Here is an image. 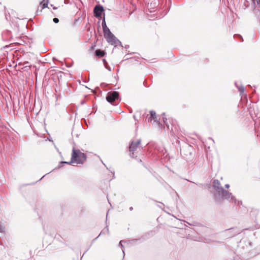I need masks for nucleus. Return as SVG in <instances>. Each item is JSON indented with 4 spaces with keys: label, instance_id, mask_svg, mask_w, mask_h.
<instances>
[{
    "label": "nucleus",
    "instance_id": "nucleus-14",
    "mask_svg": "<svg viewBox=\"0 0 260 260\" xmlns=\"http://www.w3.org/2000/svg\"><path fill=\"white\" fill-rule=\"evenodd\" d=\"M5 36H7L8 37V39L10 41H11V39L12 38L11 32L9 30H6V31L4 32L3 34V36L4 37Z\"/></svg>",
    "mask_w": 260,
    "mask_h": 260
},
{
    "label": "nucleus",
    "instance_id": "nucleus-35",
    "mask_svg": "<svg viewBox=\"0 0 260 260\" xmlns=\"http://www.w3.org/2000/svg\"><path fill=\"white\" fill-rule=\"evenodd\" d=\"M84 103H85V101H82L81 102V104H84Z\"/></svg>",
    "mask_w": 260,
    "mask_h": 260
},
{
    "label": "nucleus",
    "instance_id": "nucleus-43",
    "mask_svg": "<svg viewBox=\"0 0 260 260\" xmlns=\"http://www.w3.org/2000/svg\"><path fill=\"white\" fill-rule=\"evenodd\" d=\"M252 1H253V3H255V2H254V0H252Z\"/></svg>",
    "mask_w": 260,
    "mask_h": 260
},
{
    "label": "nucleus",
    "instance_id": "nucleus-20",
    "mask_svg": "<svg viewBox=\"0 0 260 260\" xmlns=\"http://www.w3.org/2000/svg\"><path fill=\"white\" fill-rule=\"evenodd\" d=\"M29 63L28 61H24L23 62V66H24V68H26L27 67H30L31 65H28Z\"/></svg>",
    "mask_w": 260,
    "mask_h": 260
},
{
    "label": "nucleus",
    "instance_id": "nucleus-18",
    "mask_svg": "<svg viewBox=\"0 0 260 260\" xmlns=\"http://www.w3.org/2000/svg\"><path fill=\"white\" fill-rule=\"evenodd\" d=\"M106 232L109 233V229L107 226H106L103 231H102L99 234V236L105 234Z\"/></svg>",
    "mask_w": 260,
    "mask_h": 260
},
{
    "label": "nucleus",
    "instance_id": "nucleus-37",
    "mask_svg": "<svg viewBox=\"0 0 260 260\" xmlns=\"http://www.w3.org/2000/svg\"><path fill=\"white\" fill-rule=\"evenodd\" d=\"M157 206H158L159 208H160L162 209V207H161V206L158 205Z\"/></svg>",
    "mask_w": 260,
    "mask_h": 260
},
{
    "label": "nucleus",
    "instance_id": "nucleus-3",
    "mask_svg": "<svg viewBox=\"0 0 260 260\" xmlns=\"http://www.w3.org/2000/svg\"><path fill=\"white\" fill-rule=\"evenodd\" d=\"M107 41L112 45L116 46L119 44L121 46V42L111 32L110 30L104 34Z\"/></svg>",
    "mask_w": 260,
    "mask_h": 260
},
{
    "label": "nucleus",
    "instance_id": "nucleus-24",
    "mask_svg": "<svg viewBox=\"0 0 260 260\" xmlns=\"http://www.w3.org/2000/svg\"><path fill=\"white\" fill-rule=\"evenodd\" d=\"M64 3L65 4H70V0H64Z\"/></svg>",
    "mask_w": 260,
    "mask_h": 260
},
{
    "label": "nucleus",
    "instance_id": "nucleus-6",
    "mask_svg": "<svg viewBox=\"0 0 260 260\" xmlns=\"http://www.w3.org/2000/svg\"><path fill=\"white\" fill-rule=\"evenodd\" d=\"M153 235H154V232L151 231H150V232L146 233L145 234L143 235L140 238L133 239L129 241L131 243H135L138 241H139L140 242H142L146 240L147 239L150 238V237H152Z\"/></svg>",
    "mask_w": 260,
    "mask_h": 260
},
{
    "label": "nucleus",
    "instance_id": "nucleus-29",
    "mask_svg": "<svg viewBox=\"0 0 260 260\" xmlns=\"http://www.w3.org/2000/svg\"><path fill=\"white\" fill-rule=\"evenodd\" d=\"M99 236H100L99 235L98 237H96L95 238H94V239L93 240V241H94L95 240H96V239L99 237Z\"/></svg>",
    "mask_w": 260,
    "mask_h": 260
},
{
    "label": "nucleus",
    "instance_id": "nucleus-34",
    "mask_svg": "<svg viewBox=\"0 0 260 260\" xmlns=\"http://www.w3.org/2000/svg\"><path fill=\"white\" fill-rule=\"evenodd\" d=\"M53 9L54 10H56V9H57V7H53Z\"/></svg>",
    "mask_w": 260,
    "mask_h": 260
},
{
    "label": "nucleus",
    "instance_id": "nucleus-42",
    "mask_svg": "<svg viewBox=\"0 0 260 260\" xmlns=\"http://www.w3.org/2000/svg\"><path fill=\"white\" fill-rule=\"evenodd\" d=\"M113 174V177H114V172L112 173Z\"/></svg>",
    "mask_w": 260,
    "mask_h": 260
},
{
    "label": "nucleus",
    "instance_id": "nucleus-25",
    "mask_svg": "<svg viewBox=\"0 0 260 260\" xmlns=\"http://www.w3.org/2000/svg\"><path fill=\"white\" fill-rule=\"evenodd\" d=\"M256 2L259 6V8H260V0H256Z\"/></svg>",
    "mask_w": 260,
    "mask_h": 260
},
{
    "label": "nucleus",
    "instance_id": "nucleus-2",
    "mask_svg": "<svg viewBox=\"0 0 260 260\" xmlns=\"http://www.w3.org/2000/svg\"><path fill=\"white\" fill-rule=\"evenodd\" d=\"M106 100L112 105H116L119 103V94L118 91L109 92L106 96Z\"/></svg>",
    "mask_w": 260,
    "mask_h": 260
},
{
    "label": "nucleus",
    "instance_id": "nucleus-13",
    "mask_svg": "<svg viewBox=\"0 0 260 260\" xmlns=\"http://www.w3.org/2000/svg\"><path fill=\"white\" fill-rule=\"evenodd\" d=\"M74 162H72V159L70 161H61L59 162V165L57 167H56L55 169H59L61 167H62L64 164H68V165H71L73 163H74Z\"/></svg>",
    "mask_w": 260,
    "mask_h": 260
},
{
    "label": "nucleus",
    "instance_id": "nucleus-17",
    "mask_svg": "<svg viewBox=\"0 0 260 260\" xmlns=\"http://www.w3.org/2000/svg\"><path fill=\"white\" fill-rule=\"evenodd\" d=\"M40 5H42V9H44L48 7V2H44V1H42L40 3Z\"/></svg>",
    "mask_w": 260,
    "mask_h": 260
},
{
    "label": "nucleus",
    "instance_id": "nucleus-41",
    "mask_svg": "<svg viewBox=\"0 0 260 260\" xmlns=\"http://www.w3.org/2000/svg\"><path fill=\"white\" fill-rule=\"evenodd\" d=\"M134 119L136 120V117H135V115H134Z\"/></svg>",
    "mask_w": 260,
    "mask_h": 260
},
{
    "label": "nucleus",
    "instance_id": "nucleus-33",
    "mask_svg": "<svg viewBox=\"0 0 260 260\" xmlns=\"http://www.w3.org/2000/svg\"><path fill=\"white\" fill-rule=\"evenodd\" d=\"M238 204H242V202H241V201H238Z\"/></svg>",
    "mask_w": 260,
    "mask_h": 260
},
{
    "label": "nucleus",
    "instance_id": "nucleus-38",
    "mask_svg": "<svg viewBox=\"0 0 260 260\" xmlns=\"http://www.w3.org/2000/svg\"><path fill=\"white\" fill-rule=\"evenodd\" d=\"M256 117H259V116L258 115V114H256Z\"/></svg>",
    "mask_w": 260,
    "mask_h": 260
},
{
    "label": "nucleus",
    "instance_id": "nucleus-19",
    "mask_svg": "<svg viewBox=\"0 0 260 260\" xmlns=\"http://www.w3.org/2000/svg\"><path fill=\"white\" fill-rule=\"evenodd\" d=\"M234 37L235 38H237V39H240L241 40V42H243V38H242V37L240 35L235 34V35H234Z\"/></svg>",
    "mask_w": 260,
    "mask_h": 260
},
{
    "label": "nucleus",
    "instance_id": "nucleus-30",
    "mask_svg": "<svg viewBox=\"0 0 260 260\" xmlns=\"http://www.w3.org/2000/svg\"><path fill=\"white\" fill-rule=\"evenodd\" d=\"M122 252H123V258H124V255H125V253H124V250H123V249H122Z\"/></svg>",
    "mask_w": 260,
    "mask_h": 260
},
{
    "label": "nucleus",
    "instance_id": "nucleus-23",
    "mask_svg": "<svg viewBox=\"0 0 260 260\" xmlns=\"http://www.w3.org/2000/svg\"><path fill=\"white\" fill-rule=\"evenodd\" d=\"M53 21L55 23H57L59 22V19L57 18H54L53 19Z\"/></svg>",
    "mask_w": 260,
    "mask_h": 260
},
{
    "label": "nucleus",
    "instance_id": "nucleus-36",
    "mask_svg": "<svg viewBox=\"0 0 260 260\" xmlns=\"http://www.w3.org/2000/svg\"><path fill=\"white\" fill-rule=\"evenodd\" d=\"M128 47H129V45H126L125 47V48H127Z\"/></svg>",
    "mask_w": 260,
    "mask_h": 260
},
{
    "label": "nucleus",
    "instance_id": "nucleus-8",
    "mask_svg": "<svg viewBox=\"0 0 260 260\" xmlns=\"http://www.w3.org/2000/svg\"><path fill=\"white\" fill-rule=\"evenodd\" d=\"M226 233H228L230 236L234 237L241 233V230L237 228H231L225 230Z\"/></svg>",
    "mask_w": 260,
    "mask_h": 260
},
{
    "label": "nucleus",
    "instance_id": "nucleus-4",
    "mask_svg": "<svg viewBox=\"0 0 260 260\" xmlns=\"http://www.w3.org/2000/svg\"><path fill=\"white\" fill-rule=\"evenodd\" d=\"M219 195L221 196L222 199L227 200L230 202L236 203V199L234 196H233L232 193L225 190L223 188H220V191L218 192Z\"/></svg>",
    "mask_w": 260,
    "mask_h": 260
},
{
    "label": "nucleus",
    "instance_id": "nucleus-10",
    "mask_svg": "<svg viewBox=\"0 0 260 260\" xmlns=\"http://www.w3.org/2000/svg\"><path fill=\"white\" fill-rule=\"evenodd\" d=\"M213 186L217 192L220 191V188H223L221 186L220 181L217 179H215L213 181Z\"/></svg>",
    "mask_w": 260,
    "mask_h": 260
},
{
    "label": "nucleus",
    "instance_id": "nucleus-11",
    "mask_svg": "<svg viewBox=\"0 0 260 260\" xmlns=\"http://www.w3.org/2000/svg\"><path fill=\"white\" fill-rule=\"evenodd\" d=\"M102 26L103 29V32L104 34L108 31L109 30H110V29L107 27L105 21V14L104 13V16L102 19Z\"/></svg>",
    "mask_w": 260,
    "mask_h": 260
},
{
    "label": "nucleus",
    "instance_id": "nucleus-15",
    "mask_svg": "<svg viewBox=\"0 0 260 260\" xmlns=\"http://www.w3.org/2000/svg\"><path fill=\"white\" fill-rule=\"evenodd\" d=\"M235 86L237 87V88H238V91H239V92L240 93H242L244 92L245 91V88L244 87V86H243L242 85H241V86H239L237 84V82H235Z\"/></svg>",
    "mask_w": 260,
    "mask_h": 260
},
{
    "label": "nucleus",
    "instance_id": "nucleus-16",
    "mask_svg": "<svg viewBox=\"0 0 260 260\" xmlns=\"http://www.w3.org/2000/svg\"><path fill=\"white\" fill-rule=\"evenodd\" d=\"M103 63L104 64V66H105V68L107 69L109 71H111V68L109 66V64H108L107 61H106V60L105 59H103Z\"/></svg>",
    "mask_w": 260,
    "mask_h": 260
},
{
    "label": "nucleus",
    "instance_id": "nucleus-22",
    "mask_svg": "<svg viewBox=\"0 0 260 260\" xmlns=\"http://www.w3.org/2000/svg\"><path fill=\"white\" fill-rule=\"evenodd\" d=\"M162 118H163V121H164V123L166 125V126H169L168 124H167V123L166 122L167 120V118L165 117H163Z\"/></svg>",
    "mask_w": 260,
    "mask_h": 260
},
{
    "label": "nucleus",
    "instance_id": "nucleus-1",
    "mask_svg": "<svg viewBox=\"0 0 260 260\" xmlns=\"http://www.w3.org/2000/svg\"><path fill=\"white\" fill-rule=\"evenodd\" d=\"M86 155L80 151L79 149H76L74 147L72 150V161L78 164H83L86 160Z\"/></svg>",
    "mask_w": 260,
    "mask_h": 260
},
{
    "label": "nucleus",
    "instance_id": "nucleus-5",
    "mask_svg": "<svg viewBox=\"0 0 260 260\" xmlns=\"http://www.w3.org/2000/svg\"><path fill=\"white\" fill-rule=\"evenodd\" d=\"M141 139H138L136 141H132L129 145V151L130 152V156L133 158H135L136 156L134 154V152L138 148L139 146L141 144Z\"/></svg>",
    "mask_w": 260,
    "mask_h": 260
},
{
    "label": "nucleus",
    "instance_id": "nucleus-26",
    "mask_svg": "<svg viewBox=\"0 0 260 260\" xmlns=\"http://www.w3.org/2000/svg\"><path fill=\"white\" fill-rule=\"evenodd\" d=\"M122 241H120L119 242V246L120 245L122 247H123V245H122Z\"/></svg>",
    "mask_w": 260,
    "mask_h": 260
},
{
    "label": "nucleus",
    "instance_id": "nucleus-9",
    "mask_svg": "<svg viewBox=\"0 0 260 260\" xmlns=\"http://www.w3.org/2000/svg\"><path fill=\"white\" fill-rule=\"evenodd\" d=\"M150 116L148 118V122H152V120H153V122H156L158 124V125H159L160 122L159 121H157L155 112L152 110L150 111Z\"/></svg>",
    "mask_w": 260,
    "mask_h": 260
},
{
    "label": "nucleus",
    "instance_id": "nucleus-31",
    "mask_svg": "<svg viewBox=\"0 0 260 260\" xmlns=\"http://www.w3.org/2000/svg\"><path fill=\"white\" fill-rule=\"evenodd\" d=\"M129 209L130 211H132L133 210V207H129Z\"/></svg>",
    "mask_w": 260,
    "mask_h": 260
},
{
    "label": "nucleus",
    "instance_id": "nucleus-12",
    "mask_svg": "<svg viewBox=\"0 0 260 260\" xmlns=\"http://www.w3.org/2000/svg\"><path fill=\"white\" fill-rule=\"evenodd\" d=\"M105 54V52L101 49H97L95 51V55L98 57H102Z\"/></svg>",
    "mask_w": 260,
    "mask_h": 260
},
{
    "label": "nucleus",
    "instance_id": "nucleus-21",
    "mask_svg": "<svg viewBox=\"0 0 260 260\" xmlns=\"http://www.w3.org/2000/svg\"><path fill=\"white\" fill-rule=\"evenodd\" d=\"M254 13L255 14V15H257L258 13H260V11L259 9H255L254 8Z\"/></svg>",
    "mask_w": 260,
    "mask_h": 260
},
{
    "label": "nucleus",
    "instance_id": "nucleus-7",
    "mask_svg": "<svg viewBox=\"0 0 260 260\" xmlns=\"http://www.w3.org/2000/svg\"><path fill=\"white\" fill-rule=\"evenodd\" d=\"M104 7L101 5H96L93 9V14L94 16L96 18H99L102 16V15H104Z\"/></svg>",
    "mask_w": 260,
    "mask_h": 260
},
{
    "label": "nucleus",
    "instance_id": "nucleus-40",
    "mask_svg": "<svg viewBox=\"0 0 260 260\" xmlns=\"http://www.w3.org/2000/svg\"><path fill=\"white\" fill-rule=\"evenodd\" d=\"M159 203H160L161 204H162L163 206L164 205L162 203H161V202H159Z\"/></svg>",
    "mask_w": 260,
    "mask_h": 260
},
{
    "label": "nucleus",
    "instance_id": "nucleus-27",
    "mask_svg": "<svg viewBox=\"0 0 260 260\" xmlns=\"http://www.w3.org/2000/svg\"><path fill=\"white\" fill-rule=\"evenodd\" d=\"M249 113L250 114L251 116V117L252 118V119H253V117L252 116V111L251 109L249 110Z\"/></svg>",
    "mask_w": 260,
    "mask_h": 260
},
{
    "label": "nucleus",
    "instance_id": "nucleus-28",
    "mask_svg": "<svg viewBox=\"0 0 260 260\" xmlns=\"http://www.w3.org/2000/svg\"><path fill=\"white\" fill-rule=\"evenodd\" d=\"M225 187L226 188H229L230 187V185L229 184H226L225 185Z\"/></svg>",
    "mask_w": 260,
    "mask_h": 260
},
{
    "label": "nucleus",
    "instance_id": "nucleus-32",
    "mask_svg": "<svg viewBox=\"0 0 260 260\" xmlns=\"http://www.w3.org/2000/svg\"><path fill=\"white\" fill-rule=\"evenodd\" d=\"M45 176V175H44L43 176H42V177H41V178H40V179L38 181H40V180H41L43 178H44V177Z\"/></svg>",
    "mask_w": 260,
    "mask_h": 260
},
{
    "label": "nucleus",
    "instance_id": "nucleus-39",
    "mask_svg": "<svg viewBox=\"0 0 260 260\" xmlns=\"http://www.w3.org/2000/svg\"><path fill=\"white\" fill-rule=\"evenodd\" d=\"M43 1H44V2H45V1L48 2V0H43Z\"/></svg>",
    "mask_w": 260,
    "mask_h": 260
}]
</instances>
